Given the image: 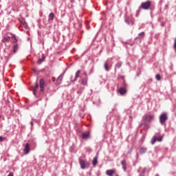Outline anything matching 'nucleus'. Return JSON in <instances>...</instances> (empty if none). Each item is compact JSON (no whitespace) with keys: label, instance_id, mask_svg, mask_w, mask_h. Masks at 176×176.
I'll use <instances>...</instances> for the list:
<instances>
[{"label":"nucleus","instance_id":"4468645a","mask_svg":"<svg viewBox=\"0 0 176 176\" xmlns=\"http://www.w3.org/2000/svg\"><path fill=\"white\" fill-rule=\"evenodd\" d=\"M9 41H10V36H6L3 38V39L1 40V42L3 43H6V42H9Z\"/></svg>","mask_w":176,"mask_h":176},{"label":"nucleus","instance_id":"473e14b6","mask_svg":"<svg viewBox=\"0 0 176 176\" xmlns=\"http://www.w3.org/2000/svg\"><path fill=\"white\" fill-rule=\"evenodd\" d=\"M173 49H176V37L174 39Z\"/></svg>","mask_w":176,"mask_h":176},{"label":"nucleus","instance_id":"c85d7f7f","mask_svg":"<svg viewBox=\"0 0 176 176\" xmlns=\"http://www.w3.org/2000/svg\"><path fill=\"white\" fill-rule=\"evenodd\" d=\"M12 38H14L13 43H17V38H16V36H12Z\"/></svg>","mask_w":176,"mask_h":176},{"label":"nucleus","instance_id":"2eb2a0df","mask_svg":"<svg viewBox=\"0 0 176 176\" xmlns=\"http://www.w3.org/2000/svg\"><path fill=\"white\" fill-rule=\"evenodd\" d=\"M54 20V14L53 12H51L48 15V21H53Z\"/></svg>","mask_w":176,"mask_h":176},{"label":"nucleus","instance_id":"9d476101","mask_svg":"<svg viewBox=\"0 0 176 176\" xmlns=\"http://www.w3.org/2000/svg\"><path fill=\"white\" fill-rule=\"evenodd\" d=\"M121 165L124 171L127 170V163L126 162V160H124L121 162Z\"/></svg>","mask_w":176,"mask_h":176},{"label":"nucleus","instance_id":"2f4dec72","mask_svg":"<svg viewBox=\"0 0 176 176\" xmlns=\"http://www.w3.org/2000/svg\"><path fill=\"white\" fill-rule=\"evenodd\" d=\"M74 78H75V76H71V77H70V82H76V80H74Z\"/></svg>","mask_w":176,"mask_h":176},{"label":"nucleus","instance_id":"6ab92c4d","mask_svg":"<svg viewBox=\"0 0 176 176\" xmlns=\"http://www.w3.org/2000/svg\"><path fill=\"white\" fill-rule=\"evenodd\" d=\"M141 6H140L138 8V9L136 10V14H135V17H139L140 16V14L141 13Z\"/></svg>","mask_w":176,"mask_h":176},{"label":"nucleus","instance_id":"ddd939ff","mask_svg":"<svg viewBox=\"0 0 176 176\" xmlns=\"http://www.w3.org/2000/svg\"><path fill=\"white\" fill-rule=\"evenodd\" d=\"M107 175L109 176H113V174H115V170L113 169H109L106 171Z\"/></svg>","mask_w":176,"mask_h":176},{"label":"nucleus","instance_id":"a19ab883","mask_svg":"<svg viewBox=\"0 0 176 176\" xmlns=\"http://www.w3.org/2000/svg\"><path fill=\"white\" fill-rule=\"evenodd\" d=\"M41 19H38V20H37L38 24H41Z\"/></svg>","mask_w":176,"mask_h":176},{"label":"nucleus","instance_id":"8fccbe9b","mask_svg":"<svg viewBox=\"0 0 176 176\" xmlns=\"http://www.w3.org/2000/svg\"><path fill=\"white\" fill-rule=\"evenodd\" d=\"M135 39H140V37H139V36H138V37H136V38H135Z\"/></svg>","mask_w":176,"mask_h":176},{"label":"nucleus","instance_id":"e433bc0d","mask_svg":"<svg viewBox=\"0 0 176 176\" xmlns=\"http://www.w3.org/2000/svg\"><path fill=\"white\" fill-rule=\"evenodd\" d=\"M152 78H149L148 80H147V83H151L152 82Z\"/></svg>","mask_w":176,"mask_h":176},{"label":"nucleus","instance_id":"dca6fc26","mask_svg":"<svg viewBox=\"0 0 176 176\" xmlns=\"http://www.w3.org/2000/svg\"><path fill=\"white\" fill-rule=\"evenodd\" d=\"M147 151L148 148L146 147H141L140 150V153H141V155H143V153H146Z\"/></svg>","mask_w":176,"mask_h":176},{"label":"nucleus","instance_id":"c03bdc74","mask_svg":"<svg viewBox=\"0 0 176 176\" xmlns=\"http://www.w3.org/2000/svg\"><path fill=\"white\" fill-rule=\"evenodd\" d=\"M30 124H31V126H34V122L31 121Z\"/></svg>","mask_w":176,"mask_h":176},{"label":"nucleus","instance_id":"c9c22d12","mask_svg":"<svg viewBox=\"0 0 176 176\" xmlns=\"http://www.w3.org/2000/svg\"><path fill=\"white\" fill-rule=\"evenodd\" d=\"M14 174L13 173V172H10L8 176H14Z\"/></svg>","mask_w":176,"mask_h":176},{"label":"nucleus","instance_id":"9b49d317","mask_svg":"<svg viewBox=\"0 0 176 176\" xmlns=\"http://www.w3.org/2000/svg\"><path fill=\"white\" fill-rule=\"evenodd\" d=\"M118 93H120L121 96H124V94H126V93H127V89H126V88L124 87H120L118 90Z\"/></svg>","mask_w":176,"mask_h":176},{"label":"nucleus","instance_id":"f3484780","mask_svg":"<svg viewBox=\"0 0 176 176\" xmlns=\"http://www.w3.org/2000/svg\"><path fill=\"white\" fill-rule=\"evenodd\" d=\"M152 119H153V116L152 115L145 116L146 122H151Z\"/></svg>","mask_w":176,"mask_h":176},{"label":"nucleus","instance_id":"c756f323","mask_svg":"<svg viewBox=\"0 0 176 176\" xmlns=\"http://www.w3.org/2000/svg\"><path fill=\"white\" fill-rule=\"evenodd\" d=\"M155 78H156L157 80H160V79H161L160 74H156Z\"/></svg>","mask_w":176,"mask_h":176},{"label":"nucleus","instance_id":"bb28decb","mask_svg":"<svg viewBox=\"0 0 176 176\" xmlns=\"http://www.w3.org/2000/svg\"><path fill=\"white\" fill-rule=\"evenodd\" d=\"M144 35H145V32H142L138 34V36L140 38H144Z\"/></svg>","mask_w":176,"mask_h":176},{"label":"nucleus","instance_id":"37998d69","mask_svg":"<svg viewBox=\"0 0 176 176\" xmlns=\"http://www.w3.org/2000/svg\"><path fill=\"white\" fill-rule=\"evenodd\" d=\"M165 9H168V4H166V5L165 6Z\"/></svg>","mask_w":176,"mask_h":176},{"label":"nucleus","instance_id":"7ed1b4c3","mask_svg":"<svg viewBox=\"0 0 176 176\" xmlns=\"http://www.w3.org/2000/svg\"><path fill=\"white\" fill-rule=\"evenodd\" d=\"M160 123H161V124H164L166 123V121L168 120V117L167 116V113H162L160 116Z\"/></svg>","mask_w":176,"mask_h":176},{"label":"nucleus","instance_id":"a878e982","mask_svg":"<svg viewBox=\"0 0 176 176\" xmlns=\"http://www.w3.org/2000/svg\"><path fill=\"white\" fill-rule=\"evenodd\" d=\"M20 23L23 24V25H27V22H25V19H21L19 20Z\"/></svg>","mask_w":176,"mask_h":176},{"label":"nucleus","instance_id":"7c9ffc66","mask_svg":"<svg viewBox=\"0 0 176 176\" xmlns=\"http://www.w3.org/2000/svg\"><path fill=\"white\" fill-rule=\"evenodd\" d=\"M82 93H83V91L82 89H79L78 91H77V94H78V96H81Z\"/></svg>","mask_w":176,"mask_h":176},{"label":"nucleus","instance_id":"3c124183","mask_svg":"<svg viewBox=\"0 0 176 176\" xmlns=\"http://www.w3.org/2000/svg\"><path fill=\"white\" fill-rule=\"evenodd\" d=\"M63 72H65H65H67V69L65 70H64Z\"/></svg>","mask_w":176,"mask_h":176},{"label":"nucleus","instance_id":"5fc2aeb1","mask_svg":"<svg viewBox=\"0 0 176 176\" xmlns=\"http://www.w3.org/2000/svg\"><path fill=\"white\" fill-rule=\"evenodd\" d=\"M2 118V116H0V119Z\"/></svg>","mask_w":176,"mask_h":176},{"label":"nucleus","instance_id":"20e7f679","mask_svg":"<svg viewBox=\"0 0 176 176\" xmlns=\"http://www.w3.org/2000/svg\"><path fill=\"white\" fill-rule=\"evenodd\" d=\"M64 75H65V72H63L56 79V82H55L56 86H60L61 83H63V78H64Z\"/></svg>","mask_w":176,"mask_h":176},{"label":"nucleus","instance_id":"de8ad7c7","mask_svg":"<svg viewBox=\"0 0 176 176\" xmlns=\"http://www.w3.org/2000/svg\"><path fill=\"white\" fill-rule=\"evenodd\" d=\"M160 3H163V0H160Z\"/></svg>","mask_w":176,"mask_h":176},{"label":"nucleus","instance_id":"1a4fd4ad","mask_svg":"<svg viewBox=\"0 0 176 176\" xmlns=\"http://www.w3.org/2000/svg\"><path fill=\"white\" fill-rule=\"evenodd\" d=\"M40 91H43L45 89V80L43 78L40 79Z\"/></svg>","mask_w":176,"mask_h":176},{"label":"nucleus","instance_id":"a211bd4d","mask_svg":"<svg viewBox=\"0 0 176 176\" xmlns=\"http://www.w3.org/2000/svg\"><path fill=\"white\" fill-rule=\"evenodd\" d=\"M98 157H94L93 161H92L93 166L97 165V163H98Z\"/></svg>","mask_w":176,"mask_h":176},{"label":"nucleus","instance_id":"423d86ee","mask_svg":"<svg viewBox=\"0 0 176 176\" xmlns=\"http://www.w3.org/2000/svg\"><path fill=\"white\" fill-rule=\"evenodd\" d=\"M156 141H158V142H162V141H163V136H160L158 138H156V136H153L151 140V144L153 145L155 144Z\"/></svg>","mask_w":176,"mask_h":176},{"label":"nucleus","instance_id":"09e8293b","mask_svg":"<svg viewBox=\"0 0 176 176\" xmlns=\"http://www.w3.org/2000/svg\"><path fill=\"white\" fill-rule=\"evenodd\" d=\"M139 176H144V173H140Z\"/></svg>","mask_w":176,"mask_h":176},{"label":"nucleus","instance_id":"603ef678","mask_svg":"<svg viewBox=\"0 0 176 176\" xmlns=\"http://www.w3.org/2000/svg\"><path fill=\"white\" fill-rule=\"evenodd\" d=\"M133 117L131 116H129V118L131 119Z\"/></svg>","mask_w":176,"mask_h":176},{"label":"nucleus","instance_id":"72a5a7b5","mask_svg":"<svg viewBox=\"0 0 176 176\" xmlns=\"http://www.w3.org/2000/svg\"><path fill=\"white\" fill-rule=\"evenodd\" d=\"M146 171V168H144L142 171L141 172V173L142 174H145Z\"/></svg>","mask_w":176,"mask_h":176},{"label":"nucleus","instance_id":"864d4df0","mask_svg":"<svg viewBox=\"0 0 176 176\" xmlns=\"http://www.w3.org/2000/svg\"><path fill=\"white\" fill-rule=\"evenodd\" d=\"M126 45H129V43L126 42Z\"/></svg>","mask_w":176,"mask_h":176},{"label":"nucleus","instance_id":"412c9836","mask_svg":"<svg viewBox=\"0 0 176 176\" xmlns=\"http://www.w3.org/2000/svg\"><path fill=\"white\" fill-rule=\"evenodd\" d=\"M79 74H80V70H78L74 76V80H77L79 77Z\"/></svg>","mask_w":176,"mask_h":176},{"label":"nucleus","instance_id":"393cba45","mask_svg":"<svg viewBox=\"0 0 176 176\" xmlns=\"http://www.w3.org/2000/svg\"><path fill=\"white\" fill-rule=\"evenodd\" d=\"M19 49V44H16L13 47V52L14 53H16L17 50Z\"/></svg>","mask_w":176,"mask_h":176},{"label":"nucleus","instance_id":"f8f14e48","mask_svg":"<svg viewBox=\"0 0 176 176\" xmlns=\"http://www.w3.org/2000/svg\"><path fill=\"white\" fill-rule=\"evenodd\" d=\"M45 58H46V57L45 56V54H42L41 58H38L37 63L39 65L42 64V63H43V61H45Z\"/></svg>","mask_w":176,"mask_h":176},{"label":"nucleus","instance_id":"ea45409f","mask_svg":"<svg viewBox=\"0 0 176 176\" xmlns=\"http://www.w3.org/2000/svg\"><path fill=\"white\" fill-rule=\"evenodd\" d=\"M127 155H131V148L130 149L129 151L127 152Z\"/></svg>","mask_w":176,"mask_h":176},{"label":"nucleus","instance_id":"f257e3e1","mask_svg":"<svg viewBox=\"0 0 176 176\" xmlns=\"http://www.w3.org/2000/svg\"><path fill=\"white\" fill-rule=\"evenodd\" d=\"M140 8L143 10H151V14L153 12V10H155V6H152V1H151L142 2L140 5Z\"/></svg>","mask_w":176,"mask_h":176},{"label":"nucleus","instance_id":"5701e85b","mask_svg":"<svg viewBox=\"0 0 176 176\" xmlns=\"http://www.w3.org/2000/svg\"><path fill=\"white\" fill-rule=\"evenodd\" d=\"M38 89H39V85H38V80H36V82H35V85L33 87V90L36 91Z\"/></svg>","mask_w":176,"mask_h":176},{"label":"nucleus","instance_id":"aec40b11","mask_svg":"<svg viewBox=\"0 0 176 176\" xmlns=\"http://www.w3.org/2000/svg\"><path fill=\"white\" fill-rule=\"evenodd\" d=\"M122 67V62H118L117 64L115 65V72H116V69H119Z\"/></svg>","mask_w":176,"mask_h":176},{"label":"nucleus","instance_id":"4c0bfd02","mask_svg":"<svg viewBox=\"0 0 176 176\" xmlns=\"http://www.w3.org/2000/svg\"><path fill=\"white\" fill-rule=\"evenodd\" d=\"M6 102V104H10V100H9V99H7Z\"/></svg>","mask_w":176,"mask_h":176},{"label":"nucleus","instance_id":"f704fd0d","mask_svg":"<svg viewBox=\"0 0 176 176\" xmlns=\"http://www.w3.org/2000/svg\"><path fill=\"white\" fill-rule=\"evenodd\" d=\"M123 87L124 88V89H126V87H127V85H126V81H124V82H123Z\"/></svg>","mask_w":176,"mask_h":176},{"label":"nucleus","instance_id":"f03ea898","mask_svg":"<svg viewBox=\"0 0 176 176\" xmlns=\"http://www.w3.org/2000/svg\"><path fill=\"white\" fill-rule=\"evenodd\" d=\"M78 162L82 170H85V168H89V167H90V163H89L87 160H82L80 157L78 159Z\"/></svg>","mask_w":176,"mask_h":176},{"label":"nucleus","instance_id":"b1692460","mask_svg":"<svg viewBox=\"0 0 176 176\" xmlns=\"http://www.w3.org/2000/svg\"><path fill=\"white\" fill-rule=\"evenodd\" d=\"M104 68L105 71H107V72H108L109 71V66L108 65V63L107 62L104 63Z\"/></svg>","mask_w":176,"mask_h":176},{"label":"nucleus","instance_id":"6e6552de","mask_svg":"<svg viewBox=\"0 0 176 176\" xmlns=\"http://www.w3.org/2000/svg\"><path fill=\"white\" fill-rule=\"evenodd\" d=\"M30 151H31L30 148V144L26 143L23 149L24 155H28V153H30Z\"/></svg>","mask_w":176,"mask_h":176},{"label":"nucleus","instance_id":"79ce46f5","mask_svg":"<svg viewBox=\"0 0 176 176\" xmlns=\"http://www.w3.org/2000/svg\"><path fill=\"white\" fill-rule=\"evenodd\" d=\"M33 94H34V96H36V91L33 90Z\"/></svg>","mask_w":176,"mask_h":176},{"label":"nucleus","instance_id":"0eeeda50","mask_svg":"<svg viewBox=\"0 0 176 176\" xmlns=\"http://www.w3.org/2000/svg\"><path fill=\"white\" fill-rule=\"evenodd\" d=\"M82 140H89L90 138V131H87L82 133Z\"/></svg>","mask_w":176,"mask_h":176},{"label":"nucleus","instance_id":"58836bf2","mask_svg":"<svg viewBox=\"0 0 176 176\" xmlns=\"http://www.w3.org/2000/svg\"><path fill=\"white\" fill-rule=\"evenodd\" d=\"M32 71L34 72V74H36V69L33 68V69H32Z\"/></svg>","mask_w":176,"mask_h":176},{"label":"nucleus","instance_id":"4be33fe9","mask_svg":"<svg viewBox=\"0 0 176 176\" xmlns=\"http://www.w3.org/2000/svg\"><path fill=\"white\" fill-rule=\"evenodd\" d=\"M82 85L83 86H86V85H87V78H83L82 79Z\"/></svg>","mask_w":176,"mask_h":176},{"label":"nucleus","instance_id":"39448f33","mask_svg":"<svg viewBox=\"0 0 176 176\" xmlns=\"http://www.w3.org/2000/svg\"><path fill=\"white\" fill-rule=\"evenodd\" d=\"M124 21L128 25H134V19L131 16H125Z\"/></svg>","mask_w":176,"mask_h":176},{"label":"nucleus","instance_id":"cd10ccee","mask_svg":"<svg viewBox=\"0 0 176 176\" xmlns=\"http://www.w3.org/2000/svg\"><path fill=\"white\" fill-rule=\"evenodd\" d=\"M5 140H6V138L0 136V142H3V141H5Z\"/></svg>","mask_w":176,"mask_h":176},{"label":"nucleus","instance_id":"a18cd8bd","mask_svg":"<svg viewBox=\"0 0 176 176\" xmlns=\"http://www.w3.org/2000/svg\"><path fill=\"white\" fill-rule=\"evenodd\" d=\"M120 78H121V79H124V76H120Z\"/></svg>","mask_w":176,"mask_h":176},{"label":"nucleus","instance_id":"49530a36","mask_svg":"<svg viewBox=\"0 0 176 176\" xmlns=\"http://www.w3.org/2000/svg\"><path fill=\"white\" fill-rule=\"evenodd\" d=\"M84 74L85 76H87V73H86V72H84Z\"/></svg>","mask_w":176,"mask_h":176}]
</instances>
